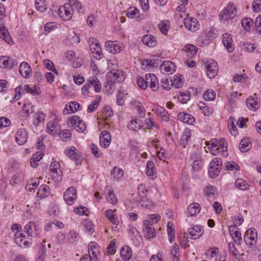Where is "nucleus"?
<instances>
[{
	"label": "nucleus",
	"instance_id": "obj_1",
	"mask_svg": "<svg viewBox=\"0 0 261 261\" xmlns=\"http://www.w3.org/2000/svg\"><path fill=\"white\" fill-rule=\"evenodd\" d=\"M238 15L236 8L232 3L227 4V7L221 12V21L224 24H229L235 19Z\"/></svg>",
	"mask_w": 261,
	"mask_h": 261
},
{
	"label": "nucleus",
	"instance_id": "obj_2",
	"mask_svg": "<svg viewBox=\"0 0 261 261\" xmlns=\"http://www.w3.org/2000/svg\"><path fill=\"white\" fill-rule=\"evenodd\" d=\"M210 152L214 155L221 154L224 157H226L228 155V152L227 142L226 139L221 138L219 140L214 141L211 144Z\"/></svg>",
	"mask_w": 261,
	"mask_h": 261
},
{
	"label": "nucleus",
	"instance_id": "obj_3",
	"mask_svg": "<svg viewBox=\"0 0 261 261\" xmlns=\"http://www.w3.org/2000/svg\"><path fill=\"white\" fill-rule=\"evenodd\" d=\"M59 16L64 21L70 20L73 14V8L71 4L66 3L61 6L58 10Z\"/></svg>",
	"mask_w": 261,
	"mask_h": 261
},
{
	"label": "nucleus",
	"instance_id": "obj_4",
	"mask_svg": "<svg viewBox=\"0 0 261 261\" xmlns=\"http://www.w3.org/2000/svg\"><path fill=\"white\" fill-rule=\"evenodd\" d=\"M93 86L94 87V91L96 93H98L101 91V85L97 77L94 76H90L86 84L83 87L82 91L83 93L86 92L89 93L88 92L89 89Z\"/></svg>",
	"mask_w": 261,
	"mask_h": 261
},
{
	"label": "nucleus",
	"instance_id": "obj_5",
	"mask_svg": "<svg viewBox=\"0 0 261 261\" xmlns=\"http://www.w3.org/2000/svg\"><path fill=\"white\" fill-rule=\"evenodd\" d=\"M89 41L91 42L90 48L93 56L96 60L101 59L103 57V55L99 42L94 37H90Z\"/></svg>",
	"mask_w": 261,
	"mask_h": 261
},
{
	"label": "nucleus",
	"instance_id": "obj_6",
	"mask_svg": "<svg viewBox=\"0 0 261 261\" xmlns=\"http://www.w3.org/2000/svg\"><path fill=\"white\" fill-rule=\"evenodd\" d=\"M257 237V232L255 229H249L244 234V240L246 244L251 248L256 243Z\"/></svg>",
	"mask_w": 261,
	"mask_h": 261
},
{
	"label": "nucleus",
	"instance_id": "obj_7",
	"mask_svg": "<svg viewBox=\"0 0 261 261\" xmlns=\"http://www.w3.org/2000/svg\"><path fill=\"white\" fill-rule=\"evenodd\" d=\"M105 49L109 53L115 54L123 49V45L116 41H108L105 43Z\"/></svg>",
	"mask_w": 261,
	"mask_h": 261
},
{
	"label": "nucleus",
	"instance_id": "obj_8",
	"mask_svg": "<svg viewBox=\"0 0 261 261\" xmlns=\"http://www.w3.org/2000/svg\"><path fill=\"white\" fill-rule=\"evenodd\" d=\"M76 190L74 187H70L66 190L64 194V199L68 205H72L76 199Z\"/></svg>",
	"mask_w": 261,
	"mask_h": 261
},
{
	"label": "nucleus",
	"instance_id": "obj_9",
	"mask_svg": "<svg viewBox=\"0 0 261 261\" xmlns=\"http://www.w3.org/2000/svg\"><path fill=\"white\" fill-rule=\"evenodd\" d=\"M17 65V61L13 58L6 56L0 57V67L2 68L12 69Z\"/></svg>",
	"mask_w": 261,
	"mask_h": 261
},
{
	"label": "nucleus",
	"instance_id": "obj_10",
	"mask_svg": "<svg viewBox=\"0 0 261 261\" xmlns=\"http://www.w3.org/2000/svg\"><path fill=\"white\" fill-rule=\"evenodd\" d=\"M143 232L145 238L150 239L155 237L154 228L149 220H144L143 223Z\"/></svg>",
	"mask_w": 261,
	"mask_h": 261
},
{
	"label": "nucleus",
	"instance_id": "obj_11",
	"mask_svg": "<svg viewBox=\"0 0 261 261\" xmlns=\"http://www.w3.org/2000/svg\"><path fill=\"white\" fill-rule=\"evenodd\" d=\"M58 120L54 119L48 122L46 126V132L51 135L55 136L59 134L60 126L58 124Z\"/></svg>",
	"mask_w": 261,
	"mask_h": 261
},
{
	"label": "nucleus",
	"instance_id": "obj_12",
	"mask_svg": "<svg viewBox=\"0 0 261 261\" xmlns=\"http://www.w3.org/2000/svg\"><path fill=\"white\" fill-rule=\"evenodd\" d=\"M71 124L79 133L85 132L86 130L85 124L79 117L76 116H72L71 118Z\"/></svg>",
	"mask_w": 261,
	"mask_h": 261
},
{
	"label": "nucleus",
	"instance_id": "obj_13",
	"mask_svg": "<svg viewBox=\"0 0 261 261\" xmlns=\"http://www.w3.org/2000/svg\"><path fill=\"white\" fill-rule=\"evenodd\" d=\"M184 23L187 29L192 32H195L199 29V24L197 20L193 17L185 18Z\"/></svg>",
	"mask_w": 261,
	"mask_h": 261
},
{
	"label": "nucleus",
	"instance_id": "obj_14",
	"mask_svg": "<svg viewBox=\"0 0 261 261\" xmlns=\"http://www.w3.org/2000/svg\"><path fill=\"white\" fill-rule=\"evenodd\" d=\"M170 84L169 86H164V89L169 90L171 87L174 86L176 88H179L182 86L184 83V77L179 74L175 75L173 80L170 79Z\"/></svg>",
	"mask_w": 261,
	"mask_h": 261
},
{
	"label": "nucleus",
	"instance_id": "obj_15",
	"mask_svg": "<svg viewBox=\"0 0 261 261\" xmlns=\"http://www.w3.org/2000/svg\"><path fill=\"white\" fill-rule=\"evenodd\" d=\"M207 69V75L210 79H213L217 74L218 68L217 63L212 60L208 62V64L206 65Z\"/></svg>",
	"mask_w": 261,
	"mask_h": 261
},
{
	"label": "nucleus",
	"instance_id": "obj_16",
	"mask_svg": "<svg viewBox=\"0 0 261 261\" xmlns=\"http://www.w3.org/2000/svg\"><path fill=\"white\" fill-rule=\"evenodd\" d=\"M24 230L29 236L33 238L37 237L40 233L39 229L33 222H30L27 224L24 227Z\"/></svg>",
	"mask_w": 261,
	"mask_h": 261
},
{
	"label": "nucleus",
	"instance_id": "obj_17",
	"mask_svg": "<svg viewBox=\"0 0 261 261\" xmlns=\"http://www.w3.org/2000/svg\"><path fill=\"white\" fill-rule=\"evenodd\" d=\"M60 165L57 161H53L50 165V171L52 175L55 178H57V180H60L62 178L61 171L60 169Z\"/></svg>",
	"mask_w": 261,
	"mask_h": 261
},
{
	"label": "nucleus",
	"instance_id": "obj_18",
	"mask_svg": "<svg viewBox=\"0 0 261 261\" xmlns=\"http://www.w3.org/2000/svg\"><path fill=\"white\" fill-rule=\"evenodd\" d=\"M259 98L256 97V94H254L247 99L246 105L250 110L255 111L259 108Z\"/></svg>",
	"mask_w": 261,
	"mask_h": 261
},
{
	"label": "nucleus",
	"instance_id": "obj_19",
	"mask_svg": "<svg viewBox=\"0 0 261 261\" xmlns=\"http://www.w3.org/2000/svg\"><path fill=\"white\" fill-rule=\"evenodd\" d=\"M229 232L233 239L234 242L237 245H240L242 242L241 233L238 231V228L236 225H231L229 227Z\"/></svg>",
	"mask_w": 261,
	"mask_h": 261
},
{
	"label": "nucleus",
	"instance_id": "obj_20",
	"mask_svg": "<svg viewBox=\"0 0 261 261\" xmlns=\"http://www.w3.org/2000/svg\"><path fill=\"white\" fill-rule=\"evenodd\" d=\"M15 140L18 144L23 145L28 140V134L24 128L19 129L15 136Z\"/></svg>",
	"mask_w": 261,
	"mask_h": 261
},
{
	"label": "nucleus",
	"instance_id": "obj_21",
	"mask_svg": "<svg viewBox=\"0 0 261 261\" xmlns=\"http://www.w3.org/2000/svg\"><path fill=\"white\" fill-rule=\"evenodd\" d=\"M111 136L110 133L107 130H103L99 137V143L101 147H108L110 143Z\"/></svg>",
	"mask_w": 261,
	"mask_h": 261
},
{
	"label": "nucleus",
	"instance_id": "obj_22",
	"mask_svg": "<svg viewBox=\"0 0 261 261\" xmlns=\"http://www.w3.org/2000/svg\"><path fill=\"white\" fill-rule=\"evenodd\" d=\"M75 150V147L72 146L65 151V153L70 159L74 161L76 164H80L82 162V158L79 153L76 152Z\"/></svg>",
	"mask_w": 261,
	"mask_h": 261
},
{
	"label": "nucleus",
	"instance_id": "obj_23",
	"mask_svg": "<svg viewBox=\"0 0 261 261\" xmlns=\"http://www.w3.org/2000/svg\"><path fill=\"white\" fill-rule=\"evenodd\" d=\"M19 71L21 76L27 79L31 76L32 69L28 63L23 62L19 65Z\"/></svg>",
	"mask_w": 261,
	"mask_h": 261
},
{
	"label": "nucleus",
	"instance_id": "obj_24",
	"mask_svg": "<svg viewBox=\"0 0 261 261\" xmlns=\"http://www.w3.org/2000/svg\"><path fill=\"white\" fill-rule=\"evenodd\" d=\"M222 41L224 45L229 53H232L234 50L232 44V39L230 35L225 33L223 35Z\"/></svg>",
	"mask_w": 261,
	"mask_h": 261
},
{
	"label": "nucleus",
	"instance_id": "obj_25",
	"mask_svg": "<svg viewBox=\"0 0 261 261\" xmlns=\"http://www.w3.org/2000/svg\"><path fill=\"white\" fill-rule=\"evenodd\" d=\"M167 234L170 244H172L175 239V231L174 224L169 221L167 224Z\"/></svg>",
	"mask_w": 261,
	"mask_h": 261
},
{
	"label": "nucleus",
	"instance_id": "obj_26",
	"mask_svg": "<svg viewBox=\"0 0 261 261\" xmlns=\"http://www.w3.org/2000/svg\"><path fill=\"white\" fill-rule=\"evenodd\" d=\"M177 118L180 121L192 125L195 122V118L192 115L184 112H181L178 114Z\"/></svg>",
	"mask_w": 261,
	"mask_h": 261
},
{
	"label": "nucleus",
	"instance_id": "obj_27",
	"mask_svg": "<svg viewBox=\"0 0 261 261\" xmlns=\"http://www.w3.org/2000/svg\"><path fill=\"white\" fill-rule=\"evenodd\" d=\"M142 43L150 47H153L156 44V40L155 37L150 34L144 35L141 39Z\"/></svg>",
	"mask_w": 261,
	"mask_h": 261
},
{
	"label": "nucleus",
	"instance_id": "obj_28",
	"mask_svg": "<svg viewBox=\"0 0 261 261\" xmlns=\"http://www.w3.org/2000/svg\"><path fill=\"white\" fill-rule=\"evenodd\" d=\"M81 108L80 105L75 101H71L69 103L68 108L67 105L63 110V113L65 115L70 114L71 113H75L78 110H80Z\"/></svg>",
	"mask_w": 261,
	"mask_h": 261
},
{
	"label": "nucleus",
	"instance_id": "obj_29",
	"mask_svg": "<svg viewBox=\"0 0 261 261\" xmlns=\"http://www.w3.org/2000/svg\"><path fill=\"white\" fill-rule=\"evenodd\" d=\"M110 74L113 75L114 77V81L116 80L119 83L122 82L125 78V76L123 73V72L117 69H111L109 73V75H110Z\"/></svg>",
	"mask_w": 261,
	"mask_h": 261
},
{
	"label": "nucleus",
	"instance_id": "obj_30",
	"mask_svg": "<svg viewBox=\"0 0 261 261\" xmlns=\"http://www.w3.org/2000/svg\"><path fill=\"white\" fill-rule=\"evenodd\" d=\"M128 129L137 131L142 128V122L138 119L135 118L129 121L127 124Z\"/></svg>",
	"mask_w": 261,
	"mask_h": 261
},
{
	"label": "nucleus",
	"instance_id": "obj_31",
	"mask_svg": "<svg viewBox=\"0 0 261 261\" xmlns=\"http://www.w3.org/2000/svg\"><path fill=\"white\" fill-rule=\"evenodd\" d=\"M202 227L201 226L196 225L193 227L190 228L188 230L189 234L191 236V238L193 239H196L202 234Z\"/></svg>",
	"mask_w": 261,
	"mask_h": 261
},
{
	"label": "nucleus",
	"instance_id": "obj_32",
	"mask_svg": "<svg viewBox=\"0 0 261 261\" xmlns=\"http://www.w3.org/2000/svg\"><path fill=\"white\" fill-rule=\"evenodd\" d=\"M0 37L9 44L12 45L13 44V41L10 36L9 33L5 27L0 29Z\"/></svg>",
	"mask_w": 261,
	"mask_h": 261
},
{
	"label": "nucleus",
	"instance_id": "obj_33",
	"mask_svg": "<svg viewBox=\"0 0 261 261\" xmlns=\"http://www.w3.org/2000/svg\"><path fill=\"white\" fill-rule=\"evenodd\" d=\"M50 189L48 186L41 185L39 188L37 195L40 198H44L50 195Z\"/></svg>",
	"mask_w": 261,
	"mask_h": 261
},
{
	"label": "nucleus",
	"instance_id": "obj_34",
	"mask_svg": "<svg viewBox=\"0 0 261 261\" xmlns=\"http://www.w3.org/2000/svg\"><path fill=\"white\" fill-rule=\"evenodd\" d=\"M123 170L120 167L117 166L114 167L111 172L112 178L114 180H120L123 176Z\"/></svg>",
	"mask_w": 261,
	"mask_h": 261
},
{
	"label": "nucleus",
	"instance_id": "obj_35",
	"mask_svg": "<svg viewBox=\"0 0 261 261\" xmlns=\"http://www.w3.org/2000/svg\"><path fill=\"white\" fill-rule=\"evenodd\" d=\"M106 217L113 224L117 225L119 224L118 218L115 213V210H108L106 213Z\"/></svg>",
	"mask_w": 261,
	"mask_h": 261
},
{
	"label": "nucleus",
	"instance_id": "obj_36",
	"mask_svg": "<svg viewBox=\"0 0 261 261\" xmlns=\"http://www.w3.org/2000/svg\"><path fill=\"white\" fill-rule=\"evenodd\" d=\"M25 238V236L20 231H17L15 233V242L20 246H22V244H23L24 246H26V245L28 244L27 241L24 240Z\"/></svg>",
	"mask_w": 261,
	"mask_h": 261
},
{
	"label": "nucleus",
	"instance_id": "obj_37",
	"mask_svg": "<svg viewBox=\"0 0 261 261\" xmlns=\"http://www.w3.org/2000/svg\"><path fill=\"white\" fill-rule=\"evenodd\" d=\"M200 211V206L198 203H194L189 205L187 208V213L190 216H194L198 214Z\"/></svg>",
	"mask_w": 261,
	"mask_h": 261
},
{
	"label": "nucleus",
	"instance_id": "obj_38",
	"mask_svg": "<svg viewBox=\"0 0 261 261\" xmlns=\"http://www.w3.org/2000/svg\"><path fill=\"white\" fill-rule=\"evenodd\" d=\"M251 148V143L248 138L243 139L239 144L240 150L242 152H246Z\"/></svg>",
	"mask_w": 261,
	"mask_h": 261
},
{
	"label": "nucleus",
	"instance_id": "obj_39",
	"mask_svg": "<svg viewBox=\"0 0 261 261\" xmlns=\"http://www.w3.org/2000/svg\"><path fill=\"white\" fill-rule=\"evenodd\" d=\"M183 50L187 54V56L190 58L194 57L197 52V48L193 44L186 45Z\"/></svg>",
	"mask_w": 261,
	"mask_h": 261
},
{
	"label": "nucleus",
	"instance_id": "obj_40",
	"mask_svg": "<svg viewBox=\"0 0 261 261\" xmlns=\"http://www.w3.org/2000/svg\"><path fill=\"white\" fill-rule=\"evenodd\" d=\"M191 136V131L189 129H186L183 133L180 139V144L183 145L184 148L186 147V144L189 141Z\"/></svg>",
	"mask_w": 261,
	"mask_h": 261
},
{
	"label": "nucleus",
	"instance_id": "obj_41",
	"mask_svg": "<svg viewBox=\"0 0 261 261\" xmlns=\"http://www.w3.org/2000/svg\"><path fill=\"white\" fill-rule=\"evenodd\" d=\"M236 119L233 117H230L228 120V127L231 134L236 136L238 134L237 128L234 125Z\"/></svg>",
	"mask_w": 261,
	"mask_h": 261
},
{
	"label": "nucleus",
	"instance_id": "obj_42",
	"mask_svg": "<svg viewBox=\"0 0 261 261\" xmlns=\"http://www.w3.org/2000/svg\"><path fill=\"white\" fill-rule=\"evenodd\" d=\"M120 254L123 260H128L132 257V250L128 246L123 247L121 249Z\"/></svg>",
	"mask_w": 261,
	"mask_h": 261
},
{
	"label": "nucleus",
	"instance_id": "obj_43",
	"mask_svg": "<svg viewBox=\"0 0 261 261\" xmlns=\"http://www.w3.org/2000/svg\"><path fill=\"white\" fill-rule=\"evenodd\" d=\"M176 70V66L174 63L171 61H164V70L167 72V74L173 73Z\"/></svg>",
	"mask_w": 261,
	"mask_h": 261
},
{
	"label": "nucleus",
	"instance_id": "obj_44",
	"mask_svg": "<svg viewBox=\"0 0 261 261\" xmlns=\"http://www.w3.org/2000/svg\"><path fill=\"white\" fill-rule=\"evenodd\" d=\"M236 187L241 190H247L249 189L250 185L242 178L238 179L235 182Z\"/></svg>",
	"mask_w": 261,
	"mask_h": 261
},
{
	"label": "nucleus",
	"instance_id": "obj_45",
	"mask_svg": "<svg viewBox=\"0 0 261 261\" xmlns=\"http://www.w3.org/2000/svg\"><path fill=\"white\" fill-rule=\"evenodd\" d=\"M45 117V114L42 112H38L35 114V118L33 120V124L38 126L39 123L43 122Z\"/></svg>",
	"mask_w": 261,
	"mask_h": 261
},
{
	"label": "nucleus",
	"instance_id": "obj_46",
	"mask_svg": "<svg viewBox=\"0 0 261 261\" xmlns=\"http://www.w3.org/2000/svg\"><path fill=\"white\" fill-rule=\"evenodd\" d=\"M157 60L145 59L142 61V66L143 68H149L150 67H157L158 63H156Z\"/></svg>",
	"mask_w": 261,
	"mask_h": 261
},
{
	"label": "nucleus",
	"instance_id": "obj_47",
	"mask_svg": "<svg viewBox=\"0 0 261 261\" xmlns=\"http://www.w3.org/2000/svg\"><path fill=\"white\" fill-rule=\"evenodd\" d=\"M83 227L90 234L94 231V225L90 221L86 219L82 223Z\"/></svg>",
	"mask_w": 261,
	"mask_h": 261
},
{
	"label": "nucleus",
	"instance_id": "obj_48",
	"mask_svg": "<svg viewBox=\"0 0 261 261\" xmlns=\"http://www.w3.org/2000/svg\"><path fill=\"white\" fill-rule=\"evenodd\" d=\"M191 94L188 92H180L177 96L178 101L185 103L190 100Z\"/></svg>",
	"mask_w": 261,
	"mask_h": 261
},
{
	"label": "nucleus",
	"instance_id": "obj_49",
	"mask_svg": "<svg viewBox=\"0 0 261 261\" xmlns=\"http://www.w3.org/2000/svg\"><path fill=\"white\" fill-rule=\"evenodd\" d=\"M211 166L216 167V172H220L222 166L221 159L219 158H214L210 163Z\"/></svg>",
	"mask_w": 261,
	"mask_h": 261
},
{
	"label": "nucleus",
	"instance_id": "obj_50",
	"mask_svg": "<svg viewBox=\"0 0 261 261\" xmlns=\"http://www.w3.org/2000/svg\"><path fill=\"white\" fill-rule=\"evenodd\" d=\"M224 169L225 170L238 171L240 169L239 165L234 162H227L225 163Z\"/></svg>",
	"mask_w": 261,
	"mask_h": 261
},
{
	"label": "nucleus",
	"instance_id": "obj_51",
	"mask_svg": "<svg viewBox=\"0 0 261 261\" xmlns=\"http://www.w3.org/2000/svg\"><path fill=\"white\" fill-rule=\"evenodd\" d=\"M228 247L229 250L232 255L233 261H240V259H238L239 255H238V251L237 250L234 245L233 244L229 243Z\"/></svg>",
	"mask_w": 261,
	"mask_h": 261
},
{
	"label": "nucleus",
	"instance_id": "obj_52",
	"mask_svg": "<svg viewBox=\"0 0 261 261\" xmlns=\"http://www.w3.org/2000/svg\"><path fill=\"white\" fill-rule=\"evenodd\" d=\"M154 165L152 162L148 161L146 165V174L148 176L153 177L154 174Z\"/></svg>",
	"mask_w": 261,
	"mask_h": 261
},
{
	"label": "nucleus",
	"instance_id": "obj_53",
	"mask_svg": "<svg viewBox=\"0 0 261 261\" xmlns=\"http://www.w3.org/2000/svg\"><path fill=\"white\" fill-rule=\"evenodd\" d=\"M88 257L91 261H98L99 251V249L88 250Z\"/></svg>",
	"mask_w": 261,
	"mask_h": 261
},
{
	"label": "nucleus",
	"instance_id": "obj_54",
	"mask_svg": "<svg viewBox=\"0 0 261 261\" xmlns=\"http://www.w3.org/2000/svg\"><path fill=\"white\" fill-rule=\"evenodd\" d=\"M107 199L112 204H115L117 202V198L115 197L113 190L111 188L108 189Z\"/></svg>",
	"mask_w": 261,
	"mask_h": 261
},
{
	"label": "nucleus",
	"instance_id": "obj_55",
	"mask_svg": "<svg viewBox=\"0 0 261 261\" xmlns=\"http://www.w3.org/2000/svg\"><path fill=\"white\" fill-rule=\"evenodd\" d=\"M71 134L69 130L65 129L60 133V138L64 141H68L70 140Z\"/></svg>",
	"mask_w": 261,
	"mask_h": 261
},
{
	"label": "nucleus",
	"instance_id": "obj_56",
	"mask_svg": "<svg viewBox=\"0 0 261 261\" xmlns=\"http://www.w3.org/2000/svg\"><path fill=\"white\" fill-rule=\"evenodd\" d=\"M44 66L48 70L53 71L56 75H58V72L55 67V66L52 62L49 60H44L43 61Z\"/></svg>",
	"mask_w": 261,
	"mask_h": 261
},
{
	"label": "nucleus",
	"instance_id": "obj_57",
	"mask_svg": "<svg viewBox=\"0 0 261 261\" xmlns=\"http://www.w3.org/2000/svg\"><path fill=\"white\" fill-rule=\"evenodd\" d=\"M148 192L147 190L145 189L143 185H140L138 187V198H144L146 197V193Z\"/></svg>",
	"mask_w": 261,
	"mask_h": 261
},
{
	"label": "nucleus",
	"instance_id": "obj_58",
	"mask_svg": "<svg viewBox=\"0 0 261 261\" xmlns=\"http://www.w3.org/2000/svg\"><path fill=\"white\" fill-rule=\"evenodd\" d=\"M216 94L213 90H210L205 92L203 94V98L205 100L211 101L215 98Z\"/></svg>",
	"mask_w": 261,
	"mask_h": 261
},
{
	"label": "nucleus",
	"instance_id": "obj_59",
	"mask_svg": "<svg viewBox=\"0 0 261 261\" xmlns=\"http://www.w3.org/2000/svg\"><path fill=\"white\" fill-rule=\"evenodd\" d=\"M138 203L142 206L145 208H149L152 205V202L145 198H138Z\"/></svg>",
	"mask_w": 261,
	"mask_h": 261
},
{
	"label": "nucleus",
	"instance_id": "obj_60",
	"mask_svg": "<svg viewBox=\"0 0 261 261\" xmlns=\"http://www.w3.org/2000/svg\"><path fill=\"white\" fill-rule=\"evenodd\" d=\"M252 20L250 18H244L241 20L242 27L246 30H249L252 25Z\"/></svg>",
	"mask_w": 261,
	"mask_h": 261
},
{
	"label": "nucleus",
	"instance_id": "obj_61",
	"mask_svg": "<svg viewBox=\"0 0 261 261\" xmlns=\"http://www.w3.org/2000/svg\"><path fill=\"white\" fill-rule=\"evenodd\" d=\"M46 248L44 244H42L41 248L38 252V257L37 258V261H43L44 256L46 255Z\"/></svg>",
	"mask_w": 261,
	"mask_h": 261
},
{
	"label": "nucleus",
	"instance_id": "obj_62",
	"mask_svg": "<svg viewBox=\"0 0 261 261\" xmlns=\"http://www.w3.org/2000/svg\"><path fill=\"white\" fill-rule=\"evenodd\" d=\"M68 239L70 242L73 243L77 241L78 233L74 230H71L67 234Z\"/></svg>",
	"mask_w": 261,
	"mask_h": 261
},
{
	"label": "nucleus",
	"instance_id": "obj_63",
	"mask_svg": "<svg viewBox=\"0 0 261 261\" xmlns=\"http://www.w3.org/2000/svg\"><path fill=\"white\" fill-rule=\"evenodd\" d=\"M35 5L36 9L40 12H44L46 9L44 2L41 0L37 1Z\"/></svg>",
	"mask_w": 261,
	"mask_h": 261
},
{
	"label": "nucleus",
	"instance_id": "obj_64",
	"mask_svg": "<svg viewBox=\"0 0 261 261\" xmlns=\"http://www.w3.org/2000/svg\"><path fill=\"white\" fill-rule=\"evenodd\" d=\"M252 9L254 12H259L261 10V0H254Z\"/></svg>",
	"mask_w": 261,
	"mask_h": 261
}]
</instances>
